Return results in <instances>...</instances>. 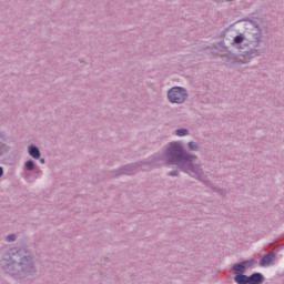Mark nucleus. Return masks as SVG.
<instances>
[{
    "label": "nucleus",
    "instance_id": "9b49d317",
    "mask_svg": "<svg viewBox=\"0 0 284 284\" xmlns=\"http://www.w3.org/2000/svg\"><path fill=\"white\" fill-rule=\"evenodd\" d=\"M26 168H27V170H34V162H32L31 160L27 161Z\"/></svg>",
    "mask_w": 284,
    "mask_h": 284
},
{
    "label": "nucleus",
    "instance_id": "4468645a",
    "mask_svg": "<svg viewBox=\"0 0 284 284\" xmlns=\"http://www.w3.org/2000/svg\"><path fill=\"white\" fill-rule=\"evenodd\" d=\"M16 240H17V236H14V235H9L7 237V241H9V243L12 242V241H16Z\"/></svg>",
    "mask_w": 284,
    "mask_h": 284
},
{
    "label": "nucleus",
    "instance_id": "dca6fc26",
    "mask_svg": "<svg viewBox=\"0 0 284 284\" xmlns=\"http://www.w3.org/2000/svg\"><path fill=\"white\" fill-rule=\"evenodd\" d=\"M0 176H3V168L0 166Z\"/></svg>",
    "mask_w": 284,
    "mask_h": 284
},
{
    "label": "nucleus",
    "instance_id": "423d86ee",
    "mask_svg": "<svg viewBox=\"0 0 284 284\" xmlns=\"http://www.w3.org/2000/svg\"><path fill=\"white\" fill-rule=\"evenodd\" d=\"M247 265H250V262H243L241 264H236L233 266V270L235 272V274H239L241 272H244L245 267H247Z\"/></svg>",
    "mask_w": 284,
    "mask_h": 284
},
{
    "label": "nucleus",
    "instance_id": "f8f14e48",
    "mask_svg": "<svg viewBox=\"0 0 284 284\" xmlns=\"http://www.w3.org/2000/svg\"><path fill=\"white\" fill-rule=\"evenodd\" d=\"M179 136H187V130H185V129H180V130H179Z\"/></svg>",
    "mask_w": 284,
    "mask_h": 284
},
{
    "label": "nucleus",
    "instance_id": "39448f33",
    "mask_svg": "<svg viewBox=\"0 0 284 284\" xmlns=\"http://www.w3.org/2000/svg\"><path fill=\"white\" fill-rule=\"evenodd\" d=\"M263 283V276L260 273H255L248 276V284H261Z\"/></svg>",
    "mask_w": 284,
    "mask_h": 284
},
{
    "label": "nucleus",
    "instance_id": "9d476101",
    "mask_svg": "<svg viewBox=\"0 0 284 284\" xmlns=\"http://www.w3.org/2000/svg\"><path fill=\"white\" fill-rule=\"evenodd\" d=\"M245 37H243V34H240L234 38V43H243Z\"/></svg>",
    "mask_w": 284,
    "mask_h": 284
},
{
    "label": "nucleus",
    "instance_id": "0eeeda50",
    "mask_svg": "<svg viewBox=\"0 0 284 284\" xmlns=\"http://www.w3.org/2000/svg\"><path fill=\"white\" fill-rule=\"evenodd\" d=\"M235 283L237 284H250V276L246 275H236Z\"/></svg>",
    "mask_w": 284,
    "mask_h": 284
},
{
    "label": "nucleus",
    "instance_id": "20e7f679",
    "mask_svg": "<svg viewBox=\"0 0 284 284\" xmlns=\"http://www.w3.org/2000/svg\"><path fill=\"white\" fill-rule=\"evenodd\" d=\"M274 260V253L270 252L268 254H266L260 262V265H262V267H265L266 265H270Z\"/></svg>",
    "mask_w": 284,
    "mask_h": 284
},
{
    "label": "nucleus",
    "instance_id": "f257e3e1",
    "mask_svg": "<svg viewBox=\"0 0 284 284\" xmlns=\"http://www.w3.org/2000/svg\"><path fill=\"white\" fill-rule=\"evenodd\" d=\"M194 161H196V158L189 155L180 146L179 149L180 168H183V170H185V172H189V174H196V168L194 166Z\"/></svg>",
    "mask_w": 284,
    "mask_h": 284
},
{
    "label": "nucleus",
    "instance_id": "f3484780",
    "mask_svg": "<svg viewBox=\"0 0 284 284\" xmlns=\"http://www.w3.org/2000/svg\"><path fill=\"white\" fill-rule=\"evenodd\" d=\"M40 163H42V164L45 163V160H44V159H41V160H40Z\"/></svg>",
    "mask_w": 284,
    "mask_h": 284
},
{
    "label": "nucleus",
    "instance_id": "ddd939ff",
    "mask_svg": "<svg viewBox=\"0 0 284 284\" xmlns=\"http://www.w3.org/2000/svg\"><path fill=\"white\" fill-rule=\"evenodd\" d=\"M189 148H190V150H199V146L196 145L195 142H190Z\"/></svg>",
    "mask_w": 284,
    "mask_h": 284
},
{
    "label": "nucleus",
    "instance_id": "1a4fd4ad",
    "mask_svg": "<svg viewBox=\"0 0 284 284\" xmlns=\"http://www.w3.org/2000/svg\"><path fill=\"white\" fill-rule=\"evenodd\" d=\"M185 99H187V91H185V89L183 88H179V103H183V101H185Z\"/></svg>",
    "mask_w": 284,
    "mask_h": 284
},
{
    "label": "nucleus",
    "instance_id": "7ed1b4c3",
    "mask_svg": "<svg viewBox=\"0 0 284 284\" xmlns=\"http://www.w3.org/2000/svg\"><path fill=\"white\" fill-rule=\"evenodd\" d=\"M168 99L171 103H179V87H174L169 91Z\"/></svg>",
    "mask_w": 284,
    "mask_h": 284
},
{
    "label": "nucleus",
    "instance_id": "6e6552de",
    "mask_svg": "<svg viewBox=\"0 0 284 284\" xmlns=\"http://www.w3.org/2000/svg\"><path fill=\"white\" fill-rule=\"evenodd\" d=\"M29 154L33 159H40L41 158V153L39 152V149H37V146H29Z\"/></svg>",
    "mask_w": 284,
    "mask_h": 284
},
{
    "label": "nucleus",
    "instance_id": "2eb2a0df",
    "mask_svg": "<svg viewBox=\"0 0 284 284\" xmlns=\"http://www.w3.org/2000/svg\"><path fill=\"white\" fill-rule=\"evenodd\" d=\"M28 261H29L28 257H24V258L22 260V262H21L22 265H26V263H28Z\"/></svg>",
    "mask_w": 284,
    "mask_h": 284
},
{
    "label": "nucleus",
    "instance_id": "f03ea898",
    "mask_svg": "<svg viewBox=\"0 0 284 284\" xmlns=\"http://www.w3.org/2000/svg\"><path fill=\"white\" fill-rule=\"evenodd\" d=\"M166 154L168 156H172L173 161H176V159H179V143L176 142L170 143Z\"/></svg>",
    "mask_w": 284,
    "mask_h": 284
}]
</instances>
